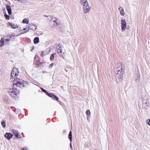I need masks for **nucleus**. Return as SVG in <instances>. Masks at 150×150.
<instances>
[{"label": "nucleus", "mask_w": 150, "mask_h": 150, "mask_svg": "<svg viewBox=\"0 0 150 150\" xmlns=\"http://www.w3.org/2000/svg\"><path fill=\"white\" fill-rule=\"evenodd\" d=\"M5 136L8 139L10 140L12 137V135L10 133H7L5 134Z\"/></svg>", "instance_id": "obj_14"}, {"label": "nucleus", "mask_w": 150, "mask_h": 150, "mask_svg": "<svg viewBox=\"0 0 150 150\" xmlns=\"http://www.w3.org/2000/svg\"><path fill=\"white\" fill-rule=\"evenodd\" d=\"M54 65V64L53 63H51V64H50L49 66V67L50 68L52 67Z\"/></svg>", "instance_id": "obj_32"}, {"label": "nucleus", "mask_w": 150, "mask_h": 150, "mask_svg": "<svg viewBox=\"0 0 150 150\" xmlns=\"http://www.w3.org/2000/svg\"><path fill=\"white\" fill-rule=\"evenodd\" d=\"M27 84L25 81H21L19 79H14L13 80V85L17 86L20 88H23Z\"/></svg>", "instance_id": "obj_2"}, {"label": "nucleus", "mask_w": 150, "mask_h": 150, "mask_svg": "<svg viewBox=\"0 0 150 150\" xmlns=\"http://www.w3.org/2000/svg\"><path fill=\"white\" fill-rule=\"evenodd\" d=\"M14 37V35L6 36L5 37V40L6 42L7 41V42H8L11 40V38Z\"/></svg>", "instance_id": "obj_12"}, {"label": "nucleus", "mask_w": 150, "mask_h": 150, "mask_svg": "<svg viewBox=\"0 0 150 150\" xmlns=\"http://www.w3.org/2000/svg\"><path fill=\"white\" fill-rule=\"evenodd\" d=\"M134 78L136 81H137L139 78V75L138 74H134Z\"/></svg>", "instance_id": "obj_18"}, {"label": "nucleus", "mask_w": 150, "mask_h": 150, "mask_svg": "<svg viewBox=\"0 0 150 150\" xmlns=\"http://www.w3.org/2000/svg\"><path fill=\"white\" fill-rule=\"evenodd\" d=\"M6 42L4 39L1 38L0 41V47H2L4 45L6 44Z\"/></svg>", "instance_id": "obj_15"}, {"label": "nucleus", "mask_w": 150, "mask_h": 150, "mask_svg": "<svg viewBox=\"0 0 150 150\" xmlns=\"http://www.w3.org/2000/svg\"><path fill=\"white\" fill-rule=\"evenodd\" d=\"M29 28H24L22 30H21V31H23V30H26V31H24L21 34H23L26 33L27 32H29Z\"/></svg>", "instance_id": "obj_21"}, {"label": "nucleus", "mask_w": 150, "mask_h": 150, "mask_svg": "<svg viewBox=\"0 0 150 150\" xmlns=\"http://www.w3.org/2000/svg\"><path fill=\"white\" fill-rule=\"evenodd\" d=\"M18 131L15 130H13V132L15 136L16 137H18L19 134L18 133Z\"/></svg>", "instance_id": "obj_23"}, {"label": "nucleus", "mask_w": 150, "mask_h": 150, "mask_svg": "<svg viewBox=\"0 0 150 150\" xmlns=\"http://www.w3.org/2000/svg\"><path fill=\"white\" fill-rule=\"evenodd\" d=\"M69 139L70 141L71 142L72 140V132L71 131H70L69 134Z\"/></svg>", "instance_id": "obj_24"}, {"label": "nucleus", "mask_w": 150, "mask_h": 150, "mask_svg": "<svg viewBox=\"0 0 150 150\" xmlns=\"http://www.w3.org/2000/svg\"><path fill=\"white\" fill-rule=\"evenodd\" d=\"M19 71L18 69L16 68H13L11 73V78L10 80L12 81L13 79H18V75Z\"/></svg>", "instance_id": "obj_3"}, {"label": "nucleus", "mask_w": 150, "mask_h": 150, "mask_svg": "<svg viewBox=\"0 0 150 150\" xmlns=\"http://www.w3.org/2000/svg\"><path fill=\"white\" fill-rule=\"evenodd\" d=\"M4 101L6 102L7 101V99L5 98L4 99Z\"/></svg>", "instance_id": "obj_35"}, {"label": "nucleus", "mask_w": 150, "mask_h": 150, "mask_svg": "<svg viewBox=\"0 0 150 150\" xmlns=\"http://www.w3.org/2000/svg\"><path fill=\"white\" fill-rule=\"evenodd\" d=\"M62 46L60 45H58L56 46V49L57 50V52H58L60 57L63 59H64V57L63 55L65 53V52H62Z\"/></svg>", "instance_id": "obj_5"}, {"label": "nucleus", "mask_w": 150, "mask_h": 150, "mask_svg": "<svg viewBox=\"0 0 150 150\" xmlns=\"http://www.w3.org/2000/svg\"><path fill=\"white\" fill-rule=\"evenodd\" d=\"M86 113L87 115L90 116L91 115V112L89 110H87L86 111Z\"/></svg>", "instance_id": "obj_26"}, {"label": "nucleus", "mask_w": 150, "mask_h": 150, "mask_svg": "<svg viewBox=\"0 0 150 150\" xmlns=\"http://www.w3.org/2000/svg\"><path fill=\"white\" fill-rule=\"evenodd\" d=\"M39 38L38 37H36L34 40V42L35 44L38 43L39 42Z\"/></svg>", "instance_id": "obj_19"}, {"label": "nucleus", "mask_w": 150, "mask_h": 150, "mask_svg": "<svg viewBox=\"0 0 150 150\" xmlns=\"http://www.w3.org/2000/svg\"><path fill=\"white\" fill-rule=\"evenodd\" d=\"M18 35H16V36H18Z\"/></svg>", "instance_id": "obj_39"}, {"label": "nucleus", "mask_w": 150, "mask_h": 150, "mask_svg": "<svg viewBox=\"0 0 150 150\" xmlns=\"http://www.w3.org/2000/svg\"><path fill=\"white\" fill-rule=\"evenodd\" d=\"M54 55H53L52 54V55H51V56L50 57V59L51 60H52V59H54Z\"/></svg>", "instance_id": "obj_31"}, {"label": "nucleus", "mask_w": 150, "mask_h": 150, "mask_svg": "<svg viewBox=\"0 0 150 150\" xmlns=\"http://www.w3.org/2000/svg\"><path fill=\"white\" fill-rule=\"evenodd\" d=\"M53 96L57 100H58L59 98H58L57 97V96H55L54 95H53Z\"/></svg>", "instance_id": "obj_34"}, {"label": "nucleus", "mask_w": 150, "mask_h": 150, "mask_svg": "<svg viewBox=\"0 0 150 150\" xmlns=\"http://www.w3.org/2000/svg\"><path fill=\"white\" fill-rule=\"evenodd\" d=\"M29 19L28 18H24L22 21V23L24 24H28L29 23Z\"/></svg>", "instance_id": "obj_17"}, {"label": "nucleus", "mask_w": 150, "mask_h": 150, "mask_svg": "<svg viewBox=\"0 0 150 150\" xmlns=\"http://www.w3.org/2000/svg\"><path fill=\"white\" fill-rule=\"evenodd\" d=\"M117 67L115 71L116 79L117 83H120L123 79V74L124 72V67L123 65L120 63L117 64Z\"/></svg>", "instance_id": "obj_1"}, {"label": "nucleus", "mask_w": 150, "mask_h": 150, "mask_svg": "<svg viewBox=\"0 0 150 150\" xmlns=\"http://www.w3.org/2000/svg\"><path fill=\"white\" fill-rule=\"evenodd\" d=\"M80 2L81 4L83 6V7L89 5L87 0H81Z\"/></svg>", "instance_id": "obj_10"}, {"label": "nucleus", "mask_w": 150, "mask_h": 150, "mask_svg": "<svg viewBox=\"0 0 150 150\" xmlns=\"http://www.w3.org/2000/svg\"><path fill=\"white\" fill-rule=\"evenodd\" d=\"M118 10L120 11V13L121 15L124 16L125 15V13L123 8L120 6L118 8Z\"/></svg>", "instance_id": "obj_13"}, {"label": "nucleus", "mask_w": 150, "mask_h": 150, "mask_svg": "<svg viewBox=\"0 0 150 150\" xmlns=\"http://www.w3.org/2000/svg\"><path fill=\"white\" fill-rule=\"evenodd\" d=\"M47 16L46 15H44V16L45 17H47L48 18H47V20H49V17H50V16Z\"/></svg>", "instance_id": "obj_33"}, {"label": "nucleus", "mask_w": 150, "mask_h": 150, "mask_svg": "<svg viewBox=\"0 0 150 150\" xmlns=\"http://www.w3.org/2000/svg\"><path fill=\"white\" fill-rule=\"evenodd\" d=\"M70 147L71 149H72V147L71 144H70Z\"/></svg>", "instance_id": "obj_36"}, {"label": "nucleus", "mask_w": 150, "mask_h": 150, "mask_svg": "<svg viewBox=\"0 0 150 150\" xmlns=\"http://www.w3.org/2000/svg\"><path fill=\"white\" fill-rule=\"evenodd\" d=\"M49 21L50 23L54 27L57 26L59 25V22L57 21V19L55 17L51 16L49 17Z\"/></svg>", "instance_id": "obj_4"}, {"label": "nucleus", "mask_w": 150, "mask_h": 150, "mask_svg": "<svg viewBox=\"0 0 150 150\" xmlns=\"http://www.w3.org/2000/svg\"><path fill=\"white\" fill-rule=\"evenodd\" d=\"M91 9V6L88 5L83 7V11L84 13L86 14L89 12Z\"/></svg>", "instance_id": "obj_9"}, {"label": "nucleus", "mask_w": 150, "mask_h": 150, "mask_svg": "<svg viewBox=\"0 0 150 150\" xmlns=\"http://www.w3.org/2000/svg\"><path fill=\"white\" fill-rule=\"evenodd\" d=\"M6 9L8 11V13L9 15H11V7L8 5H7L6 6Z\"/></svg>", "instance_id": "obj_16"}, {"label": "nucleus", "mask_w": 150, "mask_h": 150, "mask_svg": "<svg viewBox=\"0 0 150 150\" xmlns=\"http://www.w3.org/2000/svg\"><path fill=\"white\" fill-rule=\"evenodd\" d=\"M31 28H30V29L34 31L36 29V26L35 25L32 24L31 25Z\"/></svg>", "instance_id": "obj_20"}, {"label": "nucleus", "mask_w": 150, "mask_h": 150, "mask_svg": "<svg viewBox=\"0 0 150 150\" xmlns=\"http://www.w3.org/2000/svg\"><path fill=\"white\" fill-rule=\"evenodd\" d=\"M4 16H5V17L6 18L7 20H9L10 19V17L9 15H7L6 14V13H5L4 14Z\"/></svg>", "instance_id": "obj_28"}, {"label": "nucleus", "mask_w": 150, "mask_h": 150, "mask_svg": "<svg viewBox=\"0 0 150 150\" xmlns=\"http://www.w3.org/2000/svg\"><path fill=\"white\" fill-rule=\"evenodd\" d=\"M46 94L47 96H49L52 97V96H53V95H54L52 94L51 93H48V92L47 93H46Z\"/></svg>", "instance_id": "obj_29"}, {"label": "nucleus", "mask_w": 150, "mask_h": 150, "mask_svg": "<svg viewBox=\"0 0 150 150\" xmlns=\"http://www.w3.org/2000/svg\"><path fill=\"white\" fill-rule=\"evenodd\" d=\"M1 125L3 127L5 128L6 127V121H3L1 123Z\"/></svg>", "instance_id": "obj_25"}, {"label": "nucleus", "mask_w": 150, "mask_h": 150, "mask_svg": "<svg viewBox=\"0 0 150 150\" xmlns=\"http://www.w3.org/2000/svg\"><path fill=\"white\" fill-rule=\"evenodd\" d=\"M15 1H17L20 3H25L28 0H15Z\"/></svg>", "instance_id": "obj_22"}, {"label": "nucleus", "mask_w": 150, "mask_h": 150, "mask_svg": "<svg viewBox=\"0 0 150 150\" xmlns=\"http://www.w3.org/2000/svg\"><path fill=\"white\" fill-rule=\"evenodd\" d=\"M43 52H42V54H43Z\"/></svg>", "instance_id": "obj_37"}, {"label": "nucleus", "mask_w": 150, "mask_h": 150, "mask_svg": "<svg viewBox=\"0 0 150 150\" xmlns=\"http://www.w3.org/2000/svg\"><path fill=\"white\" fill-rule=\"evenodd\" d=\"M146 123L150 126V119H148L146 121Z\"/></svg>", "instance_id": "obj_27"}, {"label": "nucleus", "mask_w": 150, "mask_h": 150, "mask_svg": "<svg viewBox=\"0 0 150 150\" xmlns=\"http://www.w3.org/2000/svg\"><path fill=\"white\" fill-rule=\"evenodd\" d=\"M41 89L43 92L44 93H45L46 94L47 92L43 88H41Z\"/></svg>", "instance_id": "obj_30"}, {"label": "nucleus", "mask_w": 150, "mask_h": 150, "mask_svg": "<svg viewBox=\"0 0 150 150\" xmlns=\"http://www.w3.org/2000/svg\"><path fill=\"white\" fill-rule=\"evenodd\" d=\"M7 24L10 25L12 28L16 29L18 28V25L12 23L8 22Z\"/></svg>", "instance_id": "obj_11"}, {"label": "nucleus", "mask_w": 150, "mask_h": 150, "mask_svg": "<svg viewBox=\"0 0 150 150\" xmlns=\"http://www.w3.org/2000/svg\"><path fill=\"white\" fill-rule=\"evenodd\" d=\"M149 101L148 98L146 97L144 98L142 100V108L146 109L149 105Z\"/></svg>", "instance_id": "obj_7"}, {"label": "nucleus", "mask_w": 150, "mask_h": 150, "mask_svg": "<svg viewBox=\"0 0 150 150\" xmlns=\"http://www.w3.org/2000/svg\"><path fill=\"white\" fill-rule=\"evenodd\" d=\"M23 150H26V149H23Z\"/></svg>", "instance_id": "obj_38"}, {"label": "nucleus", "mask_w": 150, "mask_h": 150, "mask_svg": "<svg viewBox=\"0 0 150 150\" xmlns=\"http://www.w3.org/2000/svg\"><path fill=\"white\" fill-rule=\"evenodd\" d=\"M19 91L16 88H13L10 89L8 91V93L12 97H15L18 94Z\"/></svg>", "instance_id": "obj_6"}, {"label": "nucleus", "mask_w": 150, "mask_h": 150, "mask_svg": "<svg viewBox=\"0 0 150 150\" xmlns=\"http://www.w3.org/2000/svg\"><path fill=\"white\" fill-rule=\"evenodd\" d=\"M121 24L122 30L123 31L125 30L127 26V23L125 19H123L121 20Z\"/></svg>", "instance_id": "obj_8"}]
</instances>
